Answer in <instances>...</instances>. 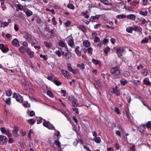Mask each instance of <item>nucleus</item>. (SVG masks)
<instances>
[{"mask_svg": "<svg viewBox=\"0 0 151 151\" xmlns=\"http://www.w3.org/2000/svg\"><path fill=\"white\" fill-rule=\"evenodd\" d=\"M111 72L112 75L118 76L120 73L119 68L117 66L112 68L111 70Z\"/></svg>", "mask_w": 151, "mask_h": 151, "instance_id": "f257e3e1", "label": "nucleus"}, {"mask_svg": "<svg viewBox=\"0 0 151 151\" xmlns=\"http://www.w3.org/2000/svg\"><path fill=\"white\" fill-rule=\"evenodd\" d=\"M13 96L15 97L17 101L20 103H22L23 102L22 96L19 94L16 93H14L13 95Z\"/></svg>", "mask_w": 151, "mask_h": 151, "instance_id": "f03ea898", "label": "nucleus"}, {"mask_svg": "<svg viewBox=\"0 0 151 151\" xmlns=\"http://www.w3.org/2000/svg\"><path fill=\"white\" fill-rule=\"evenodd\" d=\"M110 92L116 94L117 96L120 95L119 91L117 89V87L115 86L114 88H111L110 89Z\"/></svg>", "mask_w": 151, "mask_h": 151, "instance_id": "7ed1b4c3", "label": "nucleus"}, {"mask_svg": "<svg viewBox=\"0 0 151 151\" xmlns=\"http://www.w3.org/2000/svg\"><path fill=\"white\" fill-rule=\"evenodd\" d=\"M22 34L23 35V37L25 38L27 40L29 41L31 40V36L29 34L25 32H23Z\"/></svg>", "mask_w": 151, "mask_h": 151, "instance_id": "20e7f679", "label": "nucleus"}, {"mask_svg": "<svg viewBox=\"0 0 151 151\" xmlns=\"http://www.w3.org/2000/svg\"><path fill=\"white\" fill-rule=\"evenodd\" d=\"M8 139L7 138L3 135H0V141L4 145L7 143Z\"/></svg>", "mask_w": 151, "mask_h": 151, "instance_id": "39448f33", "label": "nucleus"}, {"mask_svg": "<svg viewBox=\"0 0 151 151\" xmlns=\"http://www.w3.org/2000/svg\"><path fill=\"white\" fill-rule=\"evenodd\" d=\"M18 130L19 129L18 127L16 126H14V129L12 131V134L14 137H16L18 136L17 132Z\"/></svg>", "mask_w": 151, "mask_h": 151, "instance_id": "423d86ee", "label": "nucleus"}, {"mask_svg": "<svg viewBox=\"0 0 151 151\" xmlns=\"http://www.w3.org/2000/svg\"><path fill=\"white\" fill-rule=\"evenodd\" d=\"M113 49L116 50V53L119 57H120L122 56V53L123 52V50L122 49H121L120 48H117L116 49L115 47H114Z\"/></svg>", "mask_w": 151, "mask_h": 151, "instance_id": "0eeeda50", "label": "nucleus"}, {"mask_svg": "<svg viewBox=\"0 0 151 151\" xmlns=\"http://www.w3.org/2000/svg\"><path fill=\"white\" fill-rule=\"evenodd\" d=\"M11 19H9L8 20L7 22H5L1 23V27H7L11 22Z\"/></svg>", "mask_w": 151, "mask_h": 151, "instance_id": "6e6552de", "label": "nucleus"}, {"mask_svg": "<svg viewBox=\"0 0 151 151\" xmlns=\"http://www.w3.org/2000/svg\"><path fill=\"white\" fill-rule=\"evenodd\" d=\"M60 50L61 51L62 54L65 57V58L67 59H68L71 57L70 54H68V52L64 53L63 51H62V49H60Z\"/></svg>", "mask_w": 151, "mask_h": 151, "instance_id": "1a4fd4ad", "label": "nucleus"}, {"mask_svg": "<svg viewBox=\"0 0 151 151\" xmlns=\"http://www.w3.org/2000/svg\"><path fill=\"white\" fill-rule=\"evenodd\" d=\"M126 17L128 19L134 21L136 19V16L133 14H129Z\"/></svg>", "mask_w": 151, "mask_h": 151, "instance_id": "9d476101", "label": "nucleus"}, {"mask_svg": "<svg viewBox=\"0 0 151 151\" xmlns=\"http://www.w3.org/2000/svg\"><path fill=\"white\" fill-rule=\"evenodd\" d=\"M79 47L77 46L75 49V51L78 57H80L81 55V51L79 50Z\"/></svg>", "mask_w": 151, "mask_h": 151, "instance_id": "9b49d317", "label": "nucleus"}, {"mask_svg": "<svg viewBox=\"0 0 151 151\" xmlns=\"http://www.w3.org/2000/svg\"><path fill=\"white\" fill-rule=\"evenodd\" d=\"M27 52L30 58H32L34 57V52L33 51H32L30 49L28 48L27 50Z\"/></svg>", "mask_w": 151, "mask_h": 151, "instance_id": "f8f14e48", "label": "nucleus"}, {"mask_svg": "<svg viewBox=\"0 0 151 151\" xmlns=\"http://www.w3.org/2000/svg\"><path fill=\"white\" fill-rule=\"evenodd\" d=\"M12 44L14 46L16 47L19 46V42L18 40L17 39H14L12 40Z\"/></svg>", "mask_w": 151, "mask_h": 151, "instance_id": "ddd939ff", "label": "nucleus"}, {"mask_svg": "<svg viewBox=\"0 0 151 151\" xmlns=\"http://www.w3.org/2000/svg\"><path fill=\"white\" fill-rule=\"evenodd\" d=\"M134 30L137 32H141L142 30V28L139 27L134 25L133 26Z\"/></svg>", "mask_w": 151, "mask_h": 151, "instance_id": "4468645a", "label": "nucleus"}, {"mask_svg": "<svg viewBox=\"0 0 151 151\" xmlns=\"http://www.w3.org/2000/svg\"><path fill=\"white\" fill-rule=\"evenodd\" d=\"M83 45L85 47H88L90 45V43L88 40H85L83 42Z\"/></svg>", "mask_w": 151, "mask_h": 151, "instance_id": "2eb2a0df", "label": "nucleus"}, {"mask_svg": "<svg viewBox=\"0 0 151 151\" xmlns=\"http://www.w3.org/2000/svg\"><path fill=\"white\" fill-rule=\"evenodd\" d=\"M68 45L71 47H73L74 45L73 38L72 37L71 39H70L68 42Z\"/></svg>", "mask_w": 151, "mask_h": 151, "instance_id": "dca6fc26", "label": "nucleus"}, {"mask_svg": "<svg viewBox=\"0 0 151 151\" xmlns=\"http://www.w3.org/2000/svg\"><path fill=\"white\" fill-rule=\"evenodd\" d=\"M78 28L81 29L83 32H86L87 31V29L86 27L83 25H79L78 27Z\"/></svg>", "mask_w": 151, "mask_h": 151, "instance_id": "f3484780", "label": "nucleus"}, {"mask_svg": "<svg viewBox=\"0 0 151 151\" xmlns=\"http://www.w3.org/2000/svg\"><path fill=\"white\" fill-rule=\"evenodd\" d=\"M141 126V127H140L139 128V129L140 132H143L145 130V127L146 125L145 124H142Z\"/></svg>", "mask_w": 151, "mask_h": 151, "instance_id": "a211bd4d", "label": "nucleus"}, {"mask_svg": "<svg viewBox=\"0 0 151 151\" xmlns=\"http://www.w3.org/2000/svg\"><path fill=\"white\" fill-rule=\"evenodd\" d=\"M93 140L97 143H99L101 142V139L99 137H96L94 138Z\"/></svg>", "mask_w": 151, "mask_h": 151, "instance_id": "6ab92c4d", "label": "nucleus"}, {"mask_svg": "<svg viewBox=\"0 0 151 151\" xmlns=\"http://www.w3.org/2000/svg\"><path fill=\"white\" fill-rule=\"evenodd\" d=\"M59 45L62 47H64L65 46V42L60 40L58 42Z\"/></svg>", "mask_w": 151, "mask_h": 151, "instance_id": "aec40b11", "label": "nucleus"}, {"mask_svg": "<svg viewBox=\"0 0 151 151\" xmlns=\"http://www.w3.org/2000/svg\"><path fill=\"white\" fill-rule=\"evenodd\" d=\"M72 105L73 107H77L78 105V103L77 99H75L72 101Z\"/></svg>", "mask_w": 151, "mask_h": 151, "instance_id": "412c9836", "label": "nucleus"}, {"mask_svg": "<svg viewBox=\"0 0 151 151\" xmlns=\"http://www.w3.org/2000/svg\"><path fill=\"white\" fill-rule=\"evenodd\" d=\"M23 105L25 108H29L30 106V104L27 101H24L23 104Z\"/></svg>", "mask_w": 151, "mask_h": 151, "instance_id": "4be33fe9", "label": "nucleus"}, {"mask_svg": "<svg viewBox=\"0 0 151 151\" xmlns=\"http://www.w3.org/2000/svg\"><path fill=\"white\" fill-rule=\"evenodd\" d=\"M77 67H79L81 70H84L85 69V65L83 63H82L81 64H78L77 65Z\"/></svg>", "mask_w": 151, "mask_h": 151, "instance_id": "5701e85b", "label": "nucleus"}, {"mask_svg": "<svg viewBox=\"0 0 151 151\" xmlns=\"http://www.w3.org/2000/svg\"><path fill=\"white\" fill-rule=\"evenodd\" d=\"M127 16H126V15L124 14L118 15L116 16L117 18L119 19L125 18Z\"/></svg>", "mask_w": 151, "mask_h": 151, "instance_id": "b1692460", "label": "nucleus"}, {"mask_svg": "<svg viewBox=\"0 0 151 151\" xmlns=\"http://www.w3.org/2000/svg\"><path fill=\"white\" fill-rule=\"evenodd\" d=\"M124 8H125L126 10H128L129 11L132 12L134 11L132 8L129 6H125L124 7Z\"/></svg>", "mask_w": 151, "mask_h": 151, "instance_id": "393cba45", "label": "nucleus"}, {"mask_svg": "<svg viewBox=\"0 0 151 151\" xmlns=\"http://www.w3.org/2000/svg\"><path fill=\"white\" fill-rule=\"evenodd\" d=\"M92 62L96 65H101L100 61L98 60H96L94 59H93L92 60Z\"/></svg>", "mask_w": 151, "mask_h": 151, "instance_id": "a878e982", "label": "nucleus"}, {"mask_svg": "<svg viewBox=\"0 0 151 151\" xmlns=\"http://www.w3.org/2000/svg\"><path fill=\"white\" fill-rule=\"evenodd\" d=\"M44 43L45 44V47H50L52 45V43L51 42H49L48 43V42L47 41L44 42Z\"/></svg>", "mask_w": 151, "mask_h": 151, "instance_id": "bb28decb", "label": "nucleus"}, {"mask_svg": "<svg viewBox=\"0 0 151 151\" xmlns=\"http://www.w3.org/2000/svg\"><path fill=\"white\" fill-rule=\"evenodd\" d=\"M61 72L63 76H70L68 73V72L66 70H62Z\"/></svg>", "mask_w": 151, "mask_h": 151, "instance_id": "cd10ccee", "label": "nucleus"}, {"mask_svg": "<svg viewBox=\"0 0 151 151\" xmlns=\"http://www.w3.org/2000/svg\"><path fill=\"white\" fill-rule=\"evenodd\" d=\"M148 42V39L147 37H145L141 41V43H147Z\"/></svg>", "mask_w": 151, "mask_h": 151, "instance_id": "c85d7f7f", "label": "nucleus"}, {"mask_svg": "<svg viewBox=\"0 0 151 151\" xmlns=\"http://www.w3.org/2000/svg\"><path fill=\"white\" fill-rule=\"evenodd\" d=\"M148 73V71L146 69H143L141 71V74L144 76H147Z\"/></svg>", "mask_w": 151, "mask_h": 151, "instance_id": "c756f323", "label": "nucleus"}, {"mask_svg": "<svg viewBox=\"0 0 151 151\" xmlns=\"http://www.w3.org/2000/svg\"><path fill=\"white\" fill-rule=\"evenodd\" d=\"M126 31L129 33H131L133 29V27H129L126 29Z\"/></svg>", "mask_w": 151, "mask_h": 151, "instance_id": "7c9ffc66", "label": "nucleus"}, {"mask_svg": "<svg viewBox=\"0 0 151 151\" xmlns=\"http://www.w3.org/2000/svg\"><path fill=\"white\" fill-rule=\"evenodd\" d=\"M148 12L147 11H140L139 12V14L143 16H146L147 15Z\"/></svg>", "mask_w": 151, "mask_h": 151, "instance_id": "2f4dec72", "label": "nucleus"}, {"mask_svg": "<svg viewBox=\"0 0 151 151\" xmlns=\"http://www.w3.org/2000/svg\"><path fill=\"white\" fill-rule=\"evenodd\" d=\"M26 14L27 17H29L31 16L32 14L33 13L31 11L29 10L27 11Z\"/></svg>", "mask_w": 151, "mask_h": 151, "instance_id": "473e14b6", "label": "nucleus"}, {"mask_svg": "<svg viewBox=\"0 0 151 151\" xmlns=\"http://www.w3.org/2000/svg\"><path fill=\"white\" fill-rule=\"evenodd\" d=\"M110 50V47L107 46L104 50V51L105 52V53L106 54H107L108 53V51H109Z\"/></svg>", "mask_w": 151, "mask_h": 151, "instance_id": "72a5a7b5", "label": "nucleus"}, {"mask_svg": "<svg viewBox=\"0 0 151 151\" xmlns=\"http://www.w3.org/2000/svg\"><path fill=\"white\" fill-rule=\"evenodd\" d=\"M12 94V92L10 90H9L6 92V95L8 96H11Z\"/></svg>", "mask_w": 151, "mask_h": 151, "instance_id": "f704fd0d", "label": "nucleus"}, {"mask_svg": "<svg viewBox=\"0 0 151 151\" xmlns=\"http://www.w3.org/2000/svg\"><path fill=\"white\" fill-rule=\"evenodd\" d=\"M139 0H134L133 1L132 3V4L133 6H135L137 4L139 3Z\"/></svg>", "mask_w": 151, "mask_h": 151, "instance_id": "c9c22d12", "label": "nucleus"}, {"mask_svg": "<svg viewBox=\"0 0 151 151\" xmlns=\"http://www.w3.org/2000/svg\"><path fill=\"white\" fill-rule=\"evenodd\" d=\"M54 144L56 146H57L59 147H60V143L59 142L58 139L55 141Z\"/></svg>", "mask_w": 151, "mask_h": 151, "instance_id": "e433bc0d", "label": "nucleus"}, {"mask_svg": "<svg viewBox=\"0 0 151 151\" xmlns=\"http://www.w3.org/2000/svg\"><path fill=\"white\" fill-rule=\"evenodd\" d=\"M67 65L68 69L69 71H70L71 70H72L73 69L70 63H67Z\"/></svg>", "mask_w": 151, "mask_h": 151, "instance_id": "4c0bfd02", "label": "nucleus"}, {"mask_svg": "<svg viewBox=\"0 0 151 151\" xmlns=\"http://www.w3.org/2000/svg\"><path fill=\"white\" fill-rule=\"evenodd\" d=\"M34 134V132L33 131V130L32 129H30L29 132L28 133V137L30 139H31V135L32 134Z\"/></svg>", "mask_w": 151, "mask_h": 151, "instance_id": "58836bf2", "label": "nucleus"}, {"mask_svg": "<svg viewBox=\"0 0 151 151\" xmlns=\"http://www.w3.org/2000/svg\"><path fill=\"white\" fill-rule=\"evenodd\" d=\"M15 7H18L19 9L20 10H22L23 9V6L20 4L15 5Z\"/></svg>", "mask_w": 151, "mask_h": 151, "instance_id": "ea45409f", "label": "nucleus"}, {"mask_svg": "<svg viewBox=\"0 0 151 151\" xmlns=\"http://www.w3.org/2000/svg\"><path fill=\"white\" fill-rule=\"evenodd\" d=\"M70 71L72 72L74 74H76L78 73V70L77 69H72Z\"/></svg>", "mask_w": 151, "mask_h": 151, "instance_id": "a19ab883", "label": "nucleus"}, {"mask_svg": "<svg viewBox=\"0 0 151 151\" xmlns=\"http://www.w3.org/2000/svg\"><path fill=\"white\" fill-rule=\"evenodd\" d=\"M48 32H50V33L51 36H52L54 37H55V35L54 34V31L53 29H52L50 30H49Z\"/></svg>", "mask_w": 151, "mask_h": 151, "instance_id": "79ce46f5", "label": "nucleus"}, {"mask_svg": "<svg viewBox=\"0 0 151 151\" xmlns=\"http://www.w3.org/2000/svg\"><path fill=\"white\" fill-rule=\"evenodd\" d=\"M19 49L21 52L24 53L26 50V48L23 46H22L19 48Z\"/></svg>", "mask_w": 151, "mask_h": 151, "instance_id": "37998d69", "label": "nucleus"}, {"mask_svg": "<svg viewBox=\"0 0 151 151\" xmlns=\"http://www.w3.org/2000/svg\"><path fill=\"white\" fill-rule=\"evenodd\" d=\"M53 83L56 85L59 86L62 83L61 82L57 80H54L53 81Z\"/></svg>", "mask_w": 151, "mask_h": 151, "instance_id": "c03bdc74", "label": "nucleus"}, {"mask_svg": "<svg viewBox=\"0 0 151 151\" xmlns=\"http://www.w3.org/2000/svg\"><path fill=\"white\" fill-rule=\"evenodd\" d=\"M47 93L48 95L51 97H53V94L52 93L51 91H47Z\"/></svg>", "mask_w": 151, "mask_h": 151, "instance_id": "a18cd8bd", "label": "nucleus"}, {"mask_svg": "<svg viewBox=\"0 0 151 151\" xmlns=\"http://www.w3.org/2000/svg\"><path fill=\"white\" fill-rule=\"evenodd\" d=\"M4 134H5L8 137H10L12 136V134L10 133L9 130H6Z\"/></svg>", "mask_w": 151, "mask_h": 151, "instance_id": "49530a36", "label": "nucleus"}, {"mask_svg": "<svg viewBox=\"0 0 151 151\" xmlns=\"http://www.w3.org/2000/svg\"><path fill=\"white\" fill-rule=\"evenodd\" d=\"M47 128L51 130H55V127L52 124H49Z\"/></svg>", "mask_w": 151, "mask_h": 151, "instance_id": "de8ad7c7", "label": "nucleus"}, {"mask_svg": "<svg viewBox=\"0 0 151 151\" xmlns=\"http://www.w3.org/2000/svg\"><path fill=\"white\" fill-rule=\"evenodd\" d=\"M100 1L103 3L104 4L106 5H108L109 1L108 0H100Z\"/></svg>", "mask_w": 151, "mask_h": 151, "instance_id": "09e8293b", "label": "nucleus"}, {"mask_svg": "<svg viewBox=\"0 0 151 151\" xmlns=\"http://www.w3.org/2000/svg\"><path fill=\"white\" fill-rule=\"evenodd\" d=\"M151 122L149 121L146 124V127L147 129H151Z\"/></svg>", "mask_w": 151, "mask_h": 151, "instance_id": "8fccbe9b", "label": "nucleus"}, {"mask_svg": "<svg viewBox=\"0 0 151 151\" xmlns=\"http://www.w3.org/2000/svg\"><path fill=\"white\" fill-rule=\"evenodd\" d=\"M67 7L69 9H74L75 8L74 6L72 4H68L67 5Z\"/></svg>", "mask_w": 151, "mask_h": 151, "instance_id": "3c124183", "label": "nucleus"}, {"mask_svg": "<svg viewBox=\"0 0 151 151\" xmlns=\"http://www.w3.org/2000/svg\"><path fill=\"white\" fill-rule=\"evenodd\" d=\"M93 50V49L92 47H89L87 51L88 53L91 55H92V51Z\"/></svg>", "mask_w": 151, "mask_h": 151, "instance_id": "603ef678", "label": "nucleus"}, {"mask_svg": "<svg viewBox=\"0 0 151 151\" xmlns=\"http://www.w3.org/2000/svg\"><path fill=\"white\" fill-rule=\"evenodd\" d=\"M55 53L56 55H58L59 57H60L61 56V53L59 50L56 51L55 52Z\"/></svg>", "mask_w": 151, "mask_h": 151, "instance_id": "864d4df0", "label": "nucleus"}, {"mask_svg": "<svg viewBox=\"0 0 151 151\" xmlns=\"http://www.w3.org/2000/svg\"><path fill=\"white\" fill-rule=\"evenodd\" d=\"M65 27H67L71 24L70 22V21H67L66 22L64 23Z\"/></svg>", "mask_w": 151, "mask_h": 151, "instance_id": "5fc2aeb1", "label": "nucleus"}, {"mask_svg": "<svg viewBox=\"0 0 151 151\" xmlns=\"http://www.w3.org/2000/svg\"><path fill=\"white\" fill-rule=\"evenodd\" d=\"M114 111L117 114H120V111L118 107H115Z\"/></svg>", "mask_w": 151, "mask_h": 151, "instance_id": "6e6d98bb", "label": "nucleus"}, {"mask_svg": "<svg viewBox=\"0 0 151 151\" xmlns=\"http://www.w3.org/2000/svg\"><path fill=\"white\" fill-rule=\"evenodd\" d=\"M126 100L128 103L129 104L131 101V97L130 96H127L126 97Z\"/></svg>", "mask_w": 151, "mask_h": 151, "instance_id": "4d7b16f0", "label": "nucleus"}, {"mask_svg": "<svg viewBox=\"0 0 151 151\" xmlns=\"http://www.w3.org/2000/svg\"><path fill=\"white\" fill-rule=\"evenodd\" d=\"M5 103L6 104L9 105L11 103V98H9L6 99L5 101Z\"/></svg>", "mask_w": 151, "mask_h": 151, "instance_id": "13d9d810", "label": "nucleus"}, {"mask_svg": "<svg viewBox=\"0 0 151 151\" xmlns=\"http://www.w3.org/2000/svg\"><path fill=\"white\" fill-rule=\"evenodd\" d=\"M14 29L15 31H18L19 29V26L17 24H14Z\"/></svg>", "mask_w": 151, "mask_h": 151, "instance_id": "bf43d9fd", "label": "nucleus"}, {"mask_svg": "<svg viewBox=\"0 0 151 151\" xmlns=\"http://www.w3.org/2000/svg\"><path fill=\"white\" fill-rule=\"evenodd\" d=\"M28 122L31 124H34L35 121L33 119H29L28 121Z\"/></svg>", "mask_w": 151, "mask_h": 151, "instance_id": "052dcab7", "label": "nucleus"}, {"mask_svg": "<svg viewBox=\"0 0 151 151\" xmlns=\"http://www.w3.org/2000/svg\"><path fill=\"white\" fill-rule=\"evenodd\" d=\"M120 82L121 84L123 85V86H124L125 84H126L127 83V81L126 80H121L120 81Z\"/></svg>", "mask_w": 151, "mask_h": 151, "instance_id": "680f3d73", "label": "nucleus"}, {"mask_svg": "<svg viewBox=\"0 0 151 151\" xmlns=\"http://www.w3.org/2000/svg\"><path fill=\"white\" fill-rule=\"evenodd\" d=\"M109 42V41L108 40V39L106 38H104V40H103V42H102V43L104 44V45H106Z\"/></svg>", "mask_w": 151, "mask_h": 151, "instance_id": "e2e57ef3", "label": "nucleus"}, {"mask_svg": "<svg viewBox=\"0 0 151 151\" xmlns=\"http://www.w3.org/2000/svg\"><path fill=\"white\" fill-rule=\"evenodd\" d=\"M100 42V39L99 37H96L94 40L95 43H97Z\"/></svg>", "mask_w": 151, "mask_h": 151, "instance_id": "0e129e2a", "label": "nucleus"}, {"mask_svg": "<svg viewBox=\"0 0 151 151\" xmlns=\"http://www.w3.org/2000/svg\"><path fill=\"white\" fill-rule=\"evenodd\" d=\"M101 16L100 15H96L95 16L91 17L93 19H98Z\"/></svg>", "mask_w": 151, "mask_h": 151, "instance_id": "69168bd1", "label": "nucleus"}, {"mask_svg": "<svg viewBox=\"0 0 151 151\" xmlns=\"http://www.w3.org/2000/svg\"><path fill=\"white\" fill-rule=\"evenodd\" d=\"M9 50V48L8 47L3 48L2 50V51L3 53H6Z\"/></svg>", "mask_w": 151, "mask_h": 151, "instance_id": "338daca9", "label": "nucleus"}, {"mask_svg": "<svg viewBox=\"0 0 151 151\" xmlns=\"http://www.w3.org/2000/svg\"><path fill=\"white\" fill-rule=\"evenodd\" d=\"M144 83L147 85L149 86L151 84V83L148 80H144Z\"/></svg>", "mask_w": 151, "mask_h": 151, "instance_id": "774afa93", "label": "nucleus"}]
</instances>
